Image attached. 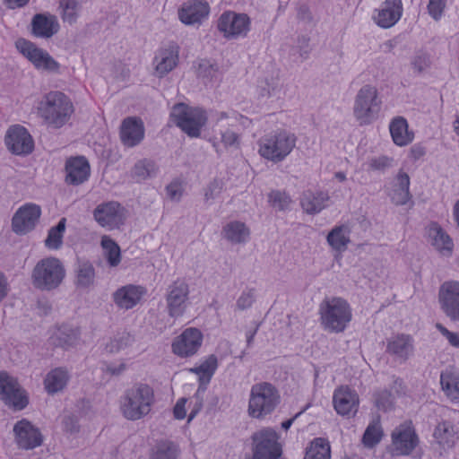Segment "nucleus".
Wrapping results in <instances>:
<instances>
[{"label":"nucleus","instance_id":"f257e3e1","mask_svg":"<svg viewBox=\"0 0 459 459\" xmlns=\"http://www.w3.org/2000/svg\"><path fill=\"white\" fill-rule=\"evenodd\" d=\"M74 107L71 99L60 91L46 93L37 106V114L49 128L60 129L71 119Z\"/></svg>","mask_w":459,"mask_h":459},{"label":"nucleus","instance_id":"f03ea898","mask_svg":"<svg viewBox=\"0 0 459 459\" xmlns=\"http://www.w3.org/2000/svg\"><path fill=\"white\" fill-rule=\"evenodd\" d=\"M153 403V389L146 384L138 383L121 397L120 411L128 420H139L151 412Z\"/></svg>","mask_w":459,"mask_h":459},{"label":"nucleus","instance_id":"7ed1b4c3","mask_svg":"<svg viewBox=\"0 0 459 459\" xmlns=\"http://www.w3.org/2000/svg\"><path fill=\"white\" fill-rule=\"evenodd\" d=\"M320 325L330 333H340L346 330L352 319L350 304L342 298L324 299L319 306Z\"/></svg>","mask_w":459,"mask_h":459},{"label":"nucleus","instance_id":"20e7f679","mask_svg":"<svg viewBox=\"0 0 459 459\" xmlns=\"http://www.w3.org/2000/svg\"><path fill=\"white\" fill-rule=\"evenodd\" d=\"M382 108V100L377 88L370 83L362 85L356 92L352 116L361 126H369L378 117Z\"/></svg>","mask_w":459,"mask_h":459},{"label":"nucleus","instance_id":"39448f33","mask_svg":"<svg viewBox=\"0 0 459 459\" xmlns=\"http://www.w3.org/2000/svg\"><path fill=\"white\" fill-rule=\"evenodd\" d=\"M296 142L294 134L285 130L277 131L259 139L258 154L268 161L279 163L290 154Z\"/></svg>","mask_w":459,"mask_h":459},{"label":"nucleus","instance_id":"423d86ee","mask_svg":"<svg viewBox=\"0 0 459 459\" xmlns=\"http://www.w3.org/2000/svg\"><path fill=\"white\" fill-rule=\"evenodd\" d=\"M65 277V268L56 257L49 256L39 260L31 272V283L40 290L58 288Z\"/></svg>","mask_w":459,"mask_h":459},{"label":"nucleus","instance_id":"0eeeda50","mask_svg":"<svg viewBox=\"0 0 459 459\" xmlns=\"http://www.w3.org/2000/svg\"><path fill=\"white\" fill-rule=\"evenodd\" d=\"M279 403L280 394L274 385L267 382L256 383L250 389L247 413L254 419H264Z\"/></svg>","mask_w":459,"mask_h":459},{"label":"nucleus","instance_id":"6e6552de","mask_svg":"<svg viewBox=\"0 0 459 459\" xmlns=\"http://www.w3.org/2000/svg\"><path fill=\"white\" fill-rule=\"evenodd\" d=\"M170 118L178 127L192 138H197L201 135V131L208 121L206 112L204 109L190 107L185 103H178L173 106Z\"/></svg>","mask_w":459,"mask_h":459},{"label":"nucleus","instance_id":"1a4fd4ad","mask_svg":"<svg viewBox=\"0 0 459 459\" xmlns=\"http://www.w3.org/2000/svg\"><path fill=\"white\" fill-rule=\"evenodd\" d=\"M15 48L38 72L47 74H59L61 73L60 63L48 51L39 48L35 43L21 38L15 41Z\"/></svg>","mask_w":459,"mask_h":459},{"label":"nucleus","instance_id":"9d476101","mask_svg":"<svg viewBox=\"0 0 459 459\" xmlns=\"http://www.w3.org/2000/svg\"><path fill=\"white\" fill-rule=\"evenodd\" d=\"M216 28L227 40L246 38L251 30V19L244 13L226 11L218 18Z\"/></svg>","mask_w":459,"mask_h":459},{"label":"nucleus","instance_id":"9b49d317","mask_svg":"<svg viewBox=\"0 0 459 459\" xmlns=\"http://www.w3.org/2000/svg\"><path fill=\"white\" fill-rule=\"evenodd\" d=\"M278 433L272 428H264L252 436L253 459H278L281 455V445Z\"/></svg>","mask_w":459,"mask_h":459},{"label":"nucleus","instance_id":"f8f14e48","mask_svg":"<svg viewBox=\"0 0 459 459\" xmlns=\"http://www.w3.org/2000/svg\"><path fill=\"white\" fill-rule=\"evenodd\" d=\"M127 217V210L116 201L101 203L93 210L95 221L101 228L108 230H116L123 228Z\"/></svg>","mask_w":459,"mask_h":459},{"label":"nucleus","instance_id":"ddd939ff","mask_svg":"<svg viewBox=\"0 0 459 459\" xmlns=\"http://www.w3.org/2000/svg\"><path fill=\"white\" fill-rule=\"evenodd\" d=\"M179 46L169 42L159 48L152 59V74L161 79L172 72L179 62Z\"/></svg>","mask_w":459,"mask_h":459},{"label":"nucleus","instance_id":"4468645a","mask_svg":"<svg viewBox=\"0 0 459 459\" xmlns=\"http://www.w3.org/2000/svg\"><path fill=\"white\" fill-rule=\"evenodd\" d=\"M41 216V208L33 203L19 207L12 218V230L18 236H25L33 231Z\"/></svg>","mask_w":459,"mask_h":459},{"label":"nucleus","instance_id":"2eb2a0df","mask_svg":"<svg viewBox=\"0 0 459 459\" xmlns=\"http://www.w3.org/2000/svg\"><path fill=\"white\" fill-rule=\"evenodd\" d=\"M391 437L390 451L393 455H409L419 445V437L411 422H404L397 426L393 430Z\"/></svg>","mask_w":459,"mask_h":459},{"label":"nucleus","instance_id":"dca6fc26","mask_svg":"<svg viewBox=\"0 0 459 459\" xmlns=\"http://www.w3.org/2000/svg\"><path fill=\"white\" fill-rule=\"evenodd\" d=\"M7 150L17 156H26L34 150V140L29 131L22 126H11L4 135Z\"/></svg>","mask_w":459,"mask_h":459},{"label":"nucleus","instance_id":"f3484780","mask_svg":"<svg viewBox=\"0 0 459 459\" xmlns=\"http://www.w3.org/2000/svg\"><path fill=\"white\" fill-rule=\"evenodd\" d=\"M188 299V284L180 280L174 281L169 287L166 296L168 315L174 319L183 316L187 307Z\"/></svg>","mask_w":459,"mask_h":459},{"label":"nucleus","instance_id":"a211bd4d","mask_svg":"<svg viewBox=\"0 0 459 459\" xmlns=\"http://www.w3.org/2000/svg\"><path fill=\"white\" fill-rule=\"evenodd\" d=\"M13 432L14 442L19 449H34L43 442V435L39 429L26 419L17 421L13 425Z\"/></svg>","mask_w":459,"mask_h":459},{"label":"nucleus","instance_id":"6ab92c4d","mask_svg":"<svg viewBox=\"0 0 459 459\" xmlns=\"http://www.w3.org/2000/svg\"><path fill=\"white\" fill-rule=\"evenodd\" d=\"M210 5L204 0H186L178 10V20L186 26H200L210 14Z\"/></svg>","mask_w":459,"mask_h":459},{"label":"nucleus","instance_id":"aec40b11","mask_svg":"<svg viewBox=\"0 0 459 459\" xmlns=\"http://www.w3.org/2000/svg\"><path fill=\"white\" fill-rule=\"evenodd\" d=\"M438 299L446 316L452 321H459V282H444L439 289Z\"/></svg>","mask_w":459,"mask_h":459},{"label":"nucleus","instance_id":"412c9836","mask_svg":"<svg viewBox=\"0 0 459 459\" xmlns=\"http://www.w3.org/2000/svg\"><path fill=\"white\" fill-rule=\"evenodd\" d=\"M433 444L439 455L452 450L458 441V431L448 420L439 421L433 430Z\"/></svg>","mask_w":459,"mask_h":459},{"label":"nucleus","instance_id":"4be33fe9","mask_svg":"<svg viewBox=\"0 0 459 459\" xmlns=\"http://www.w3.org/2000/svg\"><path fill=\"white\" fill-rule=\"evenodd\" d=\"M203 334L196 328H187L172 342V351L182 358L194 355L202 345Z\"/></svg>","mask_w":459,"mask_h":459},{"label":"nucleus","instance_id":"5701e85b","mask_svg":"<svg viewBox=\"0 0 459 459\" xmlns=\"http://www.w3.org/2000/svg\"><path fill=\"white\" fill-rule=\"evenodd\" d=\"M359 399L358 394L347 385L338 387L333 395L335 411L342 416H353L358 411Z\"/></svg>","mask_w":459,"mask_h":459},{"label":"nucleus","instance_id":"b1692460","mask_svg":"<svg viewBox=\"0 0 459 459\" xmlns=\"http://www.w3.org/2000/svg\"><path fill=\"white\" fill-rule=\"evenodd\" d=\"M143 122L136 117H126L120 126L119 137L124 146L132 148L138 145L144 138Z\"/></svg>","mask_w":459,"mask_h":459},{"label":"nucleus","instance_id":"393cba45","mask_svg":"<svg viewBox=\"0 0 459 459\" xmlns=\"http://www.w3.org/2000/svg\"><path fill=\"white\" fill-rule=\"evenodd\" d=\"M145 293L143 286L127 284L116 290L112 293V299L119 309L129 310L140 303Z\"/></svg>","mask_w":459,"mask_h":459},{"label":"nucleus","instance_id":"a878e982","mask_svg":"<svg viewBox=\"0 0 459 459\" xmlns=\"http://www.w3.org/2000/svg\"><path fill=\"white\" fill-rule=\"evenodd\" d=\"M403 13L401 0H385L373 15L375 23L383 29H389L400 20Z\"/></svg>","mask_w":459,"mask_h":459},{"label":"nucleus","instance_id":"bb28decb","mask_svg":"<svg viewBox=\"0 0 459 459\" xmlns=\"http://www.w3.org/2000/svg\"><path fill=\"white\" fill-rule=\"evenodd\" d=\"M426 234L428 241L440 255L450 257L453 255V239L438 223H430L426 229Z\"/></svg>","mask_w":459,"mask_h":459},{"label":"nucleus","instance_id":"cd10ccee","mask_svg":"<svg viewBox=\"0 0 459 459\" xmlns=\"http://www.w3.org/2000/svg\"><path fill=\"white\" fill-rule=\"evenodd\" d=\"M221 236L232 246H242L249 241L251 230L245 221L231 220L222 226Z\"/></svg>","mask_w":459,"mask_h":459},{"label":"nucleus","instance_id":"c85d7f7f","mask_svg":"<svg viewBox=\"0 0 459 459\" xmlns=\"http://www.w3.org/2000/svg\"><path fill=\"white\" fill-rule=\"evenodd\" d=\"M60 30L57 17L52 13H37L31 20V33L40 39H50Z\"/></svg>","mask_w":459,"mask_h":459},{"label":"nucleus","instance_id":"c756f323","mask_svg":"<svg viewBox=\"0 0 459 459\" xmlns=\"http://www.w3.org/2000/svg\"><path fill=\"white\" fill-rule=\"evenodd\" d=\"M65 182L69 185L78 186L89 178L90 164L83 157L70 158L65 164Z\"/></svg>","mask_w":459,"mask_h":459},{"label":"nucleus","instance_id":"7c9ffc66","mask_svg":"<svg viewBox=\"0 0 459 459\" xmlns=\"http://www.w3.org/2000/svg\"><path fill=\"white\" fill-rule=\"evenodd\" d=\"M387 352L398 361L405 362L414 353L413 339L408 334H398L387 341Z\"/></svg>","mask_w":459,"mask_h":459},{"label":"nucleus","instance_id":"2f4dec72","mask_svg":"<svg viewBox=\"0 0 459 459\" xmlns=\"http://www.w3.org/2000/svg\"><path fill=\"white\" fill-rule=\"evenodd\" d=\"M411 178L407 172L399 169L394 178V183L390 194L392 202L395 205H405L412 199L410 191Z\"/></svg>","mask_w":459,"mask_h":459},{"label":"nucleus","instance_id":"473e14b6","mask_svg":"<svg viewBox=\"0 0 459 459\" xmlns=\"http://www.w3.org/2000/svg\"><path fill=\"white\" fill-rule=\"evenodd\" d=\"M389 132L393 143L398 147L408 146L415 137L414 132L410 129L407 120L400 116L391 120Z\"/></svg>","mask_w":459,"mask_h":459},{"label":"nucleus","instance_id":"72a5a7b5","mask_svg":"<svg viewBox=\"0 0 459 459\" xmlns=\"http://www.w3.org/2000/svg\"><path fill=\"white\" fill-rule=\"evenodd\" d=\"M330 196L323 191H306L300 197V206L308 215L321 212L328 206Z\"/></svg>","mask_w":459,"mask_h":459},{"label":"nucleus","instance_id":"f704fd0d","mask_svg":"<svg viewBox=\"0 0 459 459\" xmlns=\"http://www.w3.org/2000/svg\"><path fill=\"white\" fill-rule=\"evenodd\" d=\"M351 230L348 224L336 225L326 235V243L333 251L342 253L348 249L351 242Z\"/></svg>","mask_w":459,"mask_h":459},{"label":"nucleus","instance_id":"c9c22d12","mask_svg":"<svg viewBox=\"0 0 459 459\" xmlns=\"http://www.w3.org/2000/svg\"><path fill=\"white\" fill-rule=\"evenodd\" d=\"M70 380V373L65 368L51 369L45 377L44 388L48 394H56L65 389Z\"/></svg>","mask_w":459,"mask_h":459},{"label":"nucleus","instance_id":"e433bc0d","mask_svg":"<svg viewBox=\"0 0 459 459\" xmlns=\"http://www.w3.org/2000/svg\"><path fill=\"white\" fill-rule=\"evenodd\" d=\"M83 0H58L57 12L64 24L75 25L82 12Z\"/></svg>","mask_w":459,"mask_h":459},{"label":"nucleus","instance_id":"4c0bfd02","mask_svg":"<svg viewBox=\"0 0 459 459\" xmlns=\"http://www.w3.org/2000/svg\"><path fill=\"white\" fill-rule=\"evenodd\" d=\"M256 94L260 99L270 100L272 102L281 100L285 95L283 85L277 78L264 79L259 82Z\"/></svg>","mask_w":459,"mask_h":459},{"label":"nucleus","instance_id":"58836bf2","mask_svg":"<svg viewBox=\"0 0 459 459\" xmlns=\"http://www.w3.org/2000/svg\"><path fill=\"white\" fill-rule=\"evenodd\" d=\"M440 385L446 396L452 402H459V371L449 368L440 375Z\"/></svg>","mask_w":459,"mask_h":459},{"label":"nucleus","instance_id":"ea45409f","mask_svg":"<svg viewBox=\"0 0 459 459\" xmlns=\"http://www.w3.org/2000/svg\"><path fill=\"white\" fill-rule=\"evenodd\" d=\"M100 247L105 262L110 268H117L122 262L121 248L118 244L108 235L100 238Z\"/></svg>","mask_w":459,"mask_h":459},{"label":"nucleus","instance_id":"a19ab883","mask_svg":"<svg viewBox=\"0 0 459 459\" xmlns=\"http://www.w3.org/2000/svg\"><path fill=\"white\" fill-rule=\"evenodd\" d=\"M79 331L68 326H60L55 329L50 339L54 345L63 349H69L76 345L79 340Z\"/></svg>","mask_w":459,"mask_h":459},{"label":"nucleus","instance_id":"79ce46f5","mask_svg":"<svg viewBox=\"0 0 459 459\" xmlns=\"http://www.w3.org/2000/svg\"><path fill=\"white\" fill-rule=\"evenodd\" d=\"M134 342L135 338L133 334L122 332L111 337L105 343L104 350L107 353L117 354L130 350Z\"/></svg>","mask_w":459,"mask_h":459},{"label":"nucleus","instance_id":"37998d69","mask_svg":"<svg viewBox=\"0 0 459 459\" xmlns=\"http://www.w3.org/2000/svg\"><path fill=\"white\" fill-rule=\"evenodd\" d=\"M196 73L204 82L218 81L221 75L218 63L212 59H201L198 62Z\"/></svg>","mask_w":459,"mask_h":459},{"label":"nucleus","instance_id":"c03bdc74","mask_svg":"<svg viewBox=\"0 0 459 459\" xmlns=\"http://www.w3.org/2000/svg\"><path fill=\"white\" fill-rule=\"evenodd\" d=\"M304 459H331L329 442L325 438H315L307 447Z\"/></svg>","mask_w":459,"mask_h":459},{"label":"nucleus","instance_id":"a18cd8bd","mask_svg":"<svg viewBox=\"0 0 459 459\" xmlns=\"http://www.w3.org/2000/svg\"><path fill=\"white\" fill-rule=\"evenodd\" d=\"M95 282V269L89 262L79 264L75 271L74 283L77 288L88 289Z\"/></svg>","mask_w":459,"mask_h":459},{"label":"nucleus","instance_id":"49530a36","mask_svg":"<svg viewBox=\"0 0 459 459\" xmlns=\"http://www.w3.org/2000/svg\"><path fill=\"white\" fill-rule=\"evenodd\" d=\"M66 228V220L62 218L56 226L49 229L48 237L44 243L47 248L57 250L63 245V237Z\"/></svg>","mask_w":459,"mask_h":459},{"label":"nucleus","instance_id":"de8ad7c7","mask_svg":"<svg viewBox=\"0 0 459 459\" xmlns=\"http://www.w3.org/2000/svg\"><path fill=\"white\" fill-rule=\"evenodd\" d=\"M179 449L169 440H160L153 447L152 459H178Z\"/></svg>","mask_w":459,"mask_h":459},{"label":"nucleus","instance_id":"09e8293b","mask_svg":"<svg viewBox=\"0 0 459 459\" xmlns=\"http://www.w3.org/2000/svg\"><path fill=\"white\" fill-rule=\"evenodd\" d=\"M267 201L273 209L281 212L290 209L292 204V199L290 195L281 190L270 191L267 195Z\"/></svg>","mask_w":459,"mask_h":459},{"label":"nucleus","instance_id":"8fccbe9b","mask_svg":"<svg viewBox=\"0 0 459 459\" xmlns=\"http://www.w3.org/2000/svg\"><path fill=\"white\" fill-rule=\"evenodd\" d=\"M155 173V164L151 160H142L134 164L131 171V176L137 181H143L152 178Z\"/></svg>","mask_w":459,"mask_h":459},{"label":"nucleus","instance_id":"3c124183","mask_svg":"<svg viewBox=\"0 0 459 459\" xmlns=\"http://www.w3.org/2000/svg\"><path fill=\"white\" fill-rule=\"evenodd\" d=\"M217 359L210 356L200 367L191 368L190 371L199 376L202 383L207 384L217 368Z\"/></svg>","mask_w":459,"mask_h":459},{"label":"nucleus","instance_id":"603ef678","mask_svg":"<svg viewBox=\"0 0 459 459\" xmlns=\"http://www.w3.org/2000/svg\"><path fill=\"white\" fill-rule=\"evenodd\" d=\"M188 400L185 397L179 398L173 408V416L178 420H182L187 416V422H191L193 419L201 410V405H196L192 409L190 413L186 414V403Z\"/></svg>","mask_w":459,"mask_h":459},{"label":"nucleus","instance_id":"864d4df0","mask_svg":"<svg viewBox=\"0 0 459 459\" xmlns=\"http://www.w3.org/2000/svg\"><path fill=\"white\" fill-rule=\"evenodd\" d=\"M21 385L16 378L7 373H0V398L4 402L6 396H11Z\"/></svg>","mask_w":459,"mask_h":459},{"label":"nucleus","instance_id":"5fc2aeb1","mask_svg":"<svg viewBox=\"0 0 459 459\" xmlns=\"http://www.w3.org/2000/svg\"><path fill=\"white\" fill-rule=\"evenodd\" d=\"M383 436V430L378 422H373L368 425L363 435L362 442L367 447H373L380 442Z\"/></svg>","mask_w":459,"mask_h":459},{"label":"nucleus","instance_id":"6e6d98bb","mask_svg":"<svg viewBox=\"0 0 459 459\" xmlns=\"http://www.w3.org/2000/svg\"><path fill=\"white\" fill-rule=\"evenodd\" d=\"M220 143L225 149H238L240 135L231 128H220Z\"/></svg>","mask_w":459,"mask_h":459},{"label":"nucleus","instance_id":"4d7b16f0","mask_svg":"<svg viewBox=\"0 0 459 459\" xmlns=\"http://www.w3.org/2000/svg\"><path fill=\"white\" fill-rule=\"evenodd\" d=\"M4 403L16 411H20L28 405L29 398L26 392L20 387L11 396L5 397Z\"/></svg>","mask_w":459,"mask_h":459},{"label":"nucleus","instance_id":"13d9d810","mask_svg":"<svg viewBox=\"0 0 459 459\" xmlns=\"http://www.w3.org/2000/svg\"><path fill=\"white\" fill-rule=\"evenodd\" d=\"M394 159L388 155H379L370 159L369 169L375 171H385L394 166Z\"/></svg>","mask_w":459,"mask_h":459},{"label":"nucleus","instance_id":"bf43d9fd","mask_svg":"<svg viewBox=\"0 0 459 459\" xmlns=\"http://www.w3.org/2000/svg\"><path fill=\"white\" fill-rule=\"evenodd\" d=\"M447 0H429L428 4L429 14L435 20L439 21L444 13Z\"/></svg>","mask_w":459,"mask_h":459},{"label":"nucleus","instance_id":"052dcab7","mask_svg":"<svg viewBox=\"0 0 459 459\" xmlns=\"http://www.w3.org/2000/svg\"><path fill=\"white\" fill-rule=\"evenodd\" d=\"M255 299V293L254 290H249L242 292L236 302V308L243 311L252 307Z\"/></svg>","mask_w":459,"mask_h":459},{"label":"nucleus","instance_id":"680f3d73","mask_svg":"<svg viewBox=\"0 0 459 459\" xmlns=\"http://www.w3.org/2000/svg\"><path fill=\"white\" fill-rule=\"evenodd\" d=\"M223 182L219 179L212 180L204 190V199L206 202L214 200L221 193Z\"/></svg>","mask_w":459,"mask_h":459},{"label":"nucleus","instance_id":"e2e57ef3","mask_svg":"<svg viewBox=\"0 0 459 459\" xmlns=\"http://www.w3.org/2000/svg\"><path fill=\"white\" fill-rule=\"evenodd\" d=\"M376 404L379 409L386 411L394 404V396L387 390L379 392L376 396Z\"/></svg>","mask_w":459,"mask_h":459},{"label":"nucleus","instance_id":"0e129e2a","mask_svg":"<svg viewBox=\"0 0 459 459\" xmlns=\"http://www.w3.org/2000/svg\"><path fill=\"white\" fill-rule=\"evenodd\" d=\"M436 328L446 339L452 347L459 349V333L449 331L439 323L436 324Z\"/></svg>","mask_w":459,"mask_h":459},{"label":"nucleus","instance_id":"69168bd1","mask_svg":"<svg viewBox=\"0 0 459 459\" xmlns=\"http://www.w3.org/2000/svg\"><path fill=\"white\" fill-rule=\"evenodd\" d=\"M429 65V58L424 54L415 56L411 60V66L413 70L417 73L423 72Z\"/></svg>","mask_w":459,"mask_h":459},{"label":"nucleus","instance_id":"338daca9","mask_svg":"<svg viewBox=\"0 0 459 459\" xmlns=\"http://www.w3.org/2000/svg\"><path fill=\"white\" fill-rule=\"evenodd\" d=\"M126 369V364L124 361L111 362L105 367V372L110 376H120Z\"/></svg>","mask_w":459,"mask_h":459},{"label":"nucleus","instance_id":"774afa93","mask_svg":"<svg viewBox=\"0 0 459 459\" xmlns=\"http://www.w3.org/2000/svg\"><path fill=\"white\" fill-rule=\"evenodd\" d=\"M64 429L66 432L75 433L79 430L78 420L74 416H66L63 421Z\"/></svg>","mask_w":459,"mask_h":459}]
</instances>
